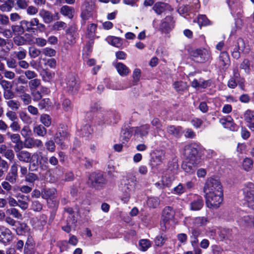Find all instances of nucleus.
Segmentation results:
<instances>
[{
    "label": "nucleus",
    "mask_w": 254,
    "mask_h": 254,
    "mask_svg": "<svg viewBox=\"0 0 254 254\" xmlns=\"http://www.w3.org/2000/svg\"><path fill=\"white\" fill-rule=\"evenodd\" d=\"M42 52L45 56L49 57H54L56 54V51L54 49L50 48L43 49Z\"/></svg>",
    "instance_id": "obj_61"
},
{
    "label": "nucleus",
    "mask_w": 254,
    "mask_h": 254,
    "mask_svg": "<svg viewBox=\"0 0 254 254\" xmlns=\"http://www.w3.org/2000/svg\"><path fill=\"white\" fill-rule=\"evenodd\" d=\"M253 162L251 158H246L243 161V168L246 171H249L251 170L253 167Z\"/></svg>",
    "instance_id": "obj_36"
},
{
    "label": "nucleus",
    "mask_w": 254,
    "mask_h": 254,
    "mask_svg": "<svg viewBox=\"0 0 254 254\" xmlns=\"http://www.w3.org/2000/svg\"><path fill=\"white\" fill-rule=\"evenodd\" d=\"M97 29V25L94 23L90 24L87 28V36L88 38H93L95 36Z\"/></svg>",
    "instance_id": "obj_42"
},
{
    "label": "nucleus",
    "mask_w": 254,
    "mask_h": 254,
    "mask_svg": "<svg viewBox=\"0 0 254 254\" xmlns=\"http://www.w3.org/2000/svg\"><path fill=\"white\" fill-rule=\"evenodd\" d=\"M64 133V131H62V132L59 131L55 134L54 139L57 144H60L61 146L63 145V140Z\"/></svg>",
    "instance_id": "obj_49"
},
{
    "label": "nucleus",
    "mask_w": 254,
    "mask_h": 254,
    "mask_svg": "<svg viewBox=\"0 0 254 254\" xmlns=\"http://www.w3.org/2000/svg\"><path fill=\"white\" fill-rule=\"evenodd\" d=\"M175 214V212L171 207L166 206L164 208L160 224L162 230L165 231L167 229L170 222L174 220Z\"/></svg>",
    "instance_id": "obj_4"
},
{
    "label": "nucleus",
    "mask_w": 254,
    "mask_h": 254,
    "mask_svg": "<svg viewBox=\"0 0 254 254\" xmlns=\"http://www.w3.org/2000/svg\"><path fill=\"white\" fill-rule=\"evenodd\" d=\"M39 178L38 176L33 173H29L25 176V181L29 183H33L35 181L38 180Z\"/></svg>",
    "instance_id": "obj_59"
},
{
    "label": "nucleus",
    "mask_w": 254,
    "mask_h": 254,
    "mask_svg": "<svg viewBox=\"0 0 254 254\" xmlns=\"http://www.w3.org/2000/svg\"><path fill=\"white\" fill-rule=\"evenodd\" d=\"M132 131L127 128L123 129L122 130L121 135L120 136L121 140L123 142H126L128 141L132 135Z\"/></svg>",
    "instance_id": "obj_25"
},
{
    "label": "nucleus",
    "mask_w": 254,
    "mask_h": 254,
    "mask_svg": "<svg viewBox=\"0 0 254 254\" xmlns=\"http://www.w3.org/2000/svg\"><path fill=\"white\" fill-rule=\"evenodd\" d=\"M38 166H39L40 169L43 171L48 170L49 166L47 158L45 157L41 158V159L38 162Z\"/></svg>",
    "instance_id": "obj_44"
},
{
    "label": "nucleus",
    "mask_w": 254,
    "mask_h": 254,
    "mask_svg": "<svg viewBox=\"0 0 254 254\" xmlns=\"http://www.w3.org/2000/svg\"><path fill=\"white\" fill-rule=\"evenodd\" d=\"M22 73L24 74L26 78L30 80L37 77V74L33 70L27 69L25 71H23Z\"/></svg>",
    "instance_id": "obj_47"
},
{
    "label": "nucleus",
    "mask_w": 254,
    "mask_h": 254,
    "mask_svg": "<svg viewBox=\"0 0 254 254\" xmlns=\"http://www.w3.org/2000/svg\"><path fill=\"white\" fill-rule=\"evenodd\" d=\"M6 212H7L10 215H12L16 219H20L22 218V214L20 213L18 209L15 208H12L7 209Z\"/></svg>",
    "instance_id": "obj_48"
},
{
    "label": "nucleus",
    "mask_w": 254,
    "mask_h": 254,
    "mask_svg": "<svg viewBox=\"0 0 254 254\" xmlns=\"http://www.w3.org/2000/svg\"><path fill=\"white\" fill-rule=\"evenodd\" d=\"M136 177L131 174H127L125 179L122 181L123 190L124 192H131L136 184Z\"/></svg>",
    "instance_id": "obj_5"
},
{
    "label": "nucleus",
    "mask_w": 254,
    "mask_h": 254,
    "mask_svg": "<svg viewBox=\"0 0 254 254\" xmlns=\"http://www.w3.org/2000/svg\"><path fill=\"white\" fill-rule=\"evenodd\" d=\"M9 127L13 131H19L21 128V126L18 121V120H16V121H11V123L9 125Z\"/></svg>",
    "instance_id": "obj_64"
},
{
    "label": "nucleus",
    "mask_w": 254,
    "mask_h": 254,
    "mask_svg": "<svg viewBox=\"0 0 254 254\" xmlns=\"http://www.w3.org/2000/svg\"><path fill=\"white\" fill-rule=\"evenodd\" d=\"M149 126L145 125L140 127H137L135 129V133L139 134L141 136H144L147 135Z\"/></svg>",
    "instance_id": "obj_32"
},
{
    "label": "nucleus",
    "mask_w": 254,
    "mask_h": 254,
    "mask_svg": "<svg viewBox=\"0 0 254 254\" xmlns=\"http://www.w3.org/2000/svg\"><path fill=\"white\" fill-rule=\"evenodd\" d=\"M151 245L150 242L147 239L141 240L139 243L140 250L142 251H146L151 247Z\"/></svg>",
    "instance_id": "obj_38"
},
{
    "label": "nucleus",
    "mask_w": 254,
    "mask_h": 254,
    "mask_svg": "<svg viewBox=\"0 0 254 254\" xmlns=\"http://www.w3.org/2000/svg\"><path fill=\"white\" fill-rule=\"evenodd\" d=\"M206 206L211 209H217L219 207L223 201V194H205Z\"/></svg>",
    "instance_id": "obj_3"
},
{
    "label": "nucleus",
    "mask_w": 254,
    "mask_h": 254,
    "mask_svg": "<svg viewBox=\"0 0 254 254\" xmlns=\"http://www.w3.org/2000/svg\"><path fill=\"white\" fill-rule=\"evenodd\" d=\"M81 16H91L95 14V6L92 2H85L82 5Z\"/></svg>",
    "instance_id": "obj_14"
},
{
    "label": "nucleus",
    "mask_w": 254,
    "mask_h": 254,
    "mask_svg": "<svg viewBox=\"0 0 254 254\" xmlns=\"http://www.w3.org/2000/svg\"><path fill=\"white\" fill-rule=\"evenodd\" d=\"M24 105H29L32 101L31 97L28 93H25L19 96Z\"/></svg>",
    "instance_id": "obj_56"
},
{
    "label": "nucleus",
    "mask_w": 254,
    "mask_h": 254,
    "mask_svg": "<svg viewBox=\"0 0 254 254\" xmlns=\"http://www.w3.org/2000/svg\"><path fill=\"white\" fill-rule=\"evenodd\" d=\"M0 85L3 91L11 89L12 88L11 82L4 79L0 82Z\"/></svg>",
    "instance_id": "obj_63"
},
{
    "label": "nucleus",
    "mask_w": 254,
    "mask_h": 254,
    "mask_svg": "<svg viewBox=\"0 0 254 254\" xmlns=\"http://www.w3.org/2000/svg\"><path fill=\"white\" fill-rule=\"evenodd\" d=\"M174 178L173 176H167L165 175V176L162 177V184L166 187H169L171 186L172 181L174 180Z\"/></svg>",
    "instance_id": "obj_53"
},
{
    "label": "nucleus",
    "mask_w": 254,
    "mask_h": 254,
    "mask_svg": "<svg viewBox=\"0 0 254 254\" xmlns=\"http://www.w3.org/2000/svg\"><path fill=\"white\" fill-rule=\"evenodd\" d=\"M16 155L20 162L29 163L31 161V153L27 150H22L16 153Z\"/></svg>",
    "instance_id": "obj_19"
},
{
    "label": "nucleus",
    "mask_w": 254,
    "mask_h": 254,
    "mask_svg": "<svg viewBox=\"0 0 254 254\" xmlns=\"http://www.w3.org/2000/svg\"><path fill=\"white\" fill-rule=\"evenodd\" d=\"M11 234L8 228L2 227L0 228V240L3 242L9 241L11 238Z\"/></svg>",
    "instance_id": "obj_20"
},
{
    "label": "nucleus",
    "mask_w": 254,
    "mask_h": 254,
    "mask_svg": "<svg viewBox=\"0 0 254 254\" xmlns=\"http://www.w3.org/2000/svg\"><path fill=\"white\" fill-rule=\"evenodd\" d=\"M6 135L9 137L11 141L13 143H18L20 141H21L20 136L19 134L17 133H11L9 132H7L6 133Z\"/></svg>",
    "instance_id": "obj_54"
},
{
    "label": "nucleus",
    "mask_w": 254,
    "mask_h": 254,
    "mask_svg": "<svg viewBox=\"0 0 254 254\" xmlns=\"http://www.w3.org/2000/svg\"><path fill=\"white\" fill-rule=\"evenodd\" d=\"M174 27L173 18L172 17H166L165 18L161 25L160 29L164 32H168Z\"/></svg>",
    "instance_id": "obj_17"
},
{
    "label": "nucleus",
    "mask_w": 254,
    "mask_h": 254,
    "mask_svg": "<svg viewBox=\"0 0 254 254\" xmlns=\"http://www.w3.org/2000/svg\"><path fill=\"white\" fill-rule=\"evenodd\" d=\"M242 221L246 226L253 225L254 227V215L245 216L243 218Z\"/></svg>",
    "instance_id": "obj_46"
},
{
    "label": "nucleus",
    "mask_w": 254,
    "mask_h": 254,
    "mask_svg": "<svg viewBox=\"0 0 254 254\" xmlns=\"http://www.w3.org/2000/svg\"><path fill=\"white\" fill-rule=\"evenodd\" d=\"M203 206V200L202 197L195 195L193 200L190 203V209L193 211H197L201 209Z\"/></svg>",
    "instance_id": "obj_15"
},
{
    "label": "nucleus",
    "mask_w": 254,
    "mask_h": 254,
    "mask_svg": "<svg viewBox=\"0 0 254 254\" xmlns=\"http://www.w3.org/2000/svg\"><path fill=\"white\" fill-rule=\"evenodd\" d=\"M153 9L156 14L160 15L162 14H166L167 11L172 10L171 6L165 2H157L153 7Z\"/></svg>",
    "instance_id": "obj_12"
},
{
    "label": "nucleus",
    "mask_w": 254,
    "mask_h": 254,
    "mask_svg": "<svg viewBox=\"0 0 254 254\" xmlns=\"http://www.w3.org/2000/svg\"><path fill=\"white\" fill-rule=\"evenodd\" d=\"M203 190L205 194H223L222 186L220 183L214 179H210L206 182Z\"/></svg>",
    "instance_id": "obj_2"
},
{
    "label": "nucleus",
    "mask_w": 254,
    "mask_h": 254,
    "mask_svg": "<svg viewBox=\"0 0 254 254\" xmlns=\"http://www.w3.org/2000/svg\"><path fill=\"white\" fill-rule=\"evenodd\" d=\"M41 85V80L35 78L28 82V86L30 91L36 90Z\"/></svg>",
    "instance_id": "obj_31"
},
{
    "label": "nucleus",
    "mask_w": 254,
    "mask_h": 254,
    "mask_svg": "<svg viewBox=\"0 0 254 254\" xmlns=\"http://www.w3.org/2000/svg\"><path fill=\"white\" fill-rule=\"evenodd\" d=\"M227 3L229 7L234 10L242 7V3L239 0H227Z\"/></svg>",
    "instance_id": "obj_35"
},
{
    "label": "nucleus",
    "mask_w": 254,
    "mask_h": 254,
    "mask_svg": "<svg viewBox=\"0 0 254 254\" xmlns=\"http://www.w3.org/2000/svg\"><path fill=\"white\" fill-rule=\"evenodd\" d=\"M66 39L67 43L69 45H72L75 43V38L76 37V31L75 27L71 26L66 30Z\"/></svg>",
    "instance_id": "obj_18"
},
{
    "label": "nucleus",
    "mask_w": 254,
    "mask_h": 254,
    "mask_svg": "<svg viewBox=\"0 0 254 254\" xmlns=\"http://www.w3.org/2000/svg\"><path fill=\"white\" fill-rule=\"evenodd\" d=\"M231 235V230L228 229H224L220 232L219 236L222 240L229 239Z\"/></svg>",
    "instance_id": "obj_58"
},
{
    "label": "nucleus",
    "mask_w": 254,
    "mask_h": 254,
    "mask_svg": "<svg viewBox=\"0 0 254 254\" xmlns=\"http://www.w3.org/2000/svg\"><path fill=\"white\" fill-rule=\"evenodd\" d=\"M33 132L38 136L44 137L47 134V129L42 125H38L33 127Z\"/></svg>",
    "instance_id": "obj_24"
},
{
    "label": "nucleus",
    "mask_w": 254,
    "mask_h": 254,
    "mask_svg": "<svg viewBox=\"0 0 254 254\" xmlns=\"http://www.w3.org/2000/svg\"><path fill=\"white\" fill-rule=\"evenodd\" d=\"M18 225L16 226V228L15 229L17 235H24L26 232H28L29 230V227L27 225V224L23 222H17V223Z\"/></svg>",
    "instance_id": "obj_22"
},
{
    "label": "nucleus",
    "mask_w": 254,
    "mask_h": 254,
    "mask_svg": "<svg viewBox=\"0 0 254 254\" xmlns=\"http://www.w3.org/2000/svg\"><path fill=\"white\" fill-rule=\"evenodd\" d=\"M219 122L225 128H229L230 129L234 128L233 119L230 116L222 118L220 119Z\"/></svg>",
    "instance_id": "obj_23"
},
{
    "label": "nucleus",
    "mask_w": 254,
    "mask_h": 254,
    "mask_svg": "<svg viewBox=\"0 0 254 254\" xmlns=\"http://www.w3.org/2000/svg\"><path fill=\"white\" fill-rule=\"evenodd\" d=\"M55 193V189H47L45 190L42 193V196L43 198L48 199L53 197Z\"/></svg>",
    "instance_id": "obj_51"
},
{
    "label": "nucleus",
    "mask_w": 254,
    "mask_h": 254,
    "mask_svg": "<svg viewBox=\"0 0 254 254\" xmlns=\"http://www.w3.org/2000/svg\"><path fill=\"white\" fill-rule=\"evenodd\" d=\"M60 11L61 14L64 16H73L75 14L74 8L67 5L62 6Z\"/></svg>",
    "instance_id": "obj_29"
},
{
    "label": "nucleus",
    "mask_w": 254,
    "mask_h": 254,
    "mask_svg": "<svg viewBox=\"0 0 254 254\" xmlns=\"http://www.w3.org/2000/svg\"><path fill=\"white\" fill-rule=\"evenodd\" d=\"M6 105L12 110L15 111L18 110L20 106V103L18 101L12 99L7 101Z\"/></svg>",
    "instance_id": "obj_40"
},
{
    "label": "nucleus",
    "mask_w": 254,
    "mask_h": 254,
    "mask_svg": "<svg viewBox=\"0 0 254 254\" xmlns=\"http://www.w3.org/2000/svg\"><path fill=\"white\" fill-rule=\"evenodd\" d=\"M244 195L249 207L254 206V184L248 183L243 189Z\"/></svg>",
    "instance_id": "obj_6"
},
{
    "label": "nucleus",
    "mask_w": 254,
    "mask_h": 254,
    "mask_svg": "<svg viewBox=\"0 0 254 254\" xmlns=\"http://www.w3.org/2000/svg\"><path fill=\"white\" fill-rule=\"evenodd\" d=\"M45 146L47 150L53 152L55 151L56 145L53 140H49L45 142Z\"/></svg>",
    "instance_id": "obj_62"
},
{
    "label": "nucleus",
    "mask_w": 254,
    "mask_h": 254,
    "mask_svg": "<svg viewBox=\"0 0 254 254\" xmlns=\"http://www.w3.org/2000/svg\"><path fill=\"white\" fill-rule=\"evenodd\" d=\"M13 1L12 0L8 1L7 2H4L0 6V9L2 11H9L11 10L13 6Z\"/></svg>",
    "instance_id": "obj_50"
},
{
    "label": "nucleus",
    "mask_w": 254,
    "mask_h": 254,
    "mask_svg": "<svg viewBox=\"0 0 254 254\" xmlns=\"http://www.w3.org/2000/svg\"><path fill=\"white\" fill-rule=\"evenodd\" d=\"M199 162V161H193L186 159L183 162L182 167L185 172L191 174L194 172Z\"/></svg>",
    "instance_id": "obj_13"
},
{
    "label": "nucleus",
    "mask_w": 254,
    "mask_h": 254,
    "mask_svg": "<svg viewBox=\"0 0 254 254\" xmlns=\"http://www.w3.org/2000/svg\"><path fill=\"white\" fill-rule=\"evenodd\" d=\"M66 88L68 92L71 93L76 92L78 88V84L74 75L69 74L65 79Z\"/></svg>",
    "instance_id": "obj_9"
},
{
    "label": "nucleus",
    "mask_w": 254,
    "mask_h": 254,
    "mask_svg": "<svg viewBox=\"0 0 254 254\" xmlns=\"http://www.w3.org/2000/svg\"><path fill=\"white\" fill-rule=\"evenodd\" d=\"M165 153L162 150H156L153 152L150 161V165L152 170H156L162 163L164 159Z\"/></svg>",
    "instance_id": "obj_7"
},
{
    "label": "nucleus",
    "mask_w": 254,
    "mask_h": 254,
    "mask_svg": "<svg viewBox=\"0 0 254 254\" xmlns=\"http://www.w3.org/2000/svg\"><path fill=\"white\" fill-rule=\"evenodd\" d=\"M24 145V147L28 149L40 148L43 146V142L40 139H36L30 136L25 138Z\"/></svg>",
    "instance_id": "obj_11"
},
{
    "label": "nucleus",
    "mask_w": 254,
    "mask_h": 254,
    "mask_svg": "<svg viewBox=\"0 0 254 254\" xmlns=\"http://www.w3.org/2000/svg\"><path fill=\"white\" fill-rule=\"evenodd\" d=\"M181 127H176L174 126H170L168 128V132L171 134H172L176 137H179L181 135Z\"/></svg>",
    "instance_id": "obj_37"
},
{
    "label": "nucleus",
    "mask_w": 254,
    "mask_h": 254,
    "mask_svg": "<svg viewBox=\"0 0 254 254\" xmlns=\"http://www.w3.org/2000/svg\"><path fill=\"white\" fill-rule=\"evenodd\" d=\"M6 64L7 67L9 68H15L17 66V62L15 59L8 58L5 59Z\"/></svg>",
    "instance_id": "obj_55"
},
{
    "label": "nucleus",
    "mask_w": 254,
    "mask_h": 254,
    "mask_svg": "<svg viewBox=\"0 0 254 254\" xmlns=\"http://www.w3.org/2000/svg\"><path fill=\"white\" fill-rule=\"evenodd\" d=\"M18 206L23 210L26 209L28 207L27 201H30L29 196L22 194H18L17 196Z\"/></svg>",
    "instance_id": "obj_16"
},
{
    "label": "nucleus",
    "mask_w": 254,
    "mask_h": 254,
    "mask_svg": "<svg viewBox=\"0 0 254 254\" xmlns=\"http://www.w3.org/2000/svg\"><path fill=\"white\" fill-rule=\"evenodd\" d=\"M20 134L24 138L31 136L32 130L29 126L26 125L23 127L20 131Z\"/></svg>",
    "instance_id": "obj_43"
},
{
    "label": "nucleus",
    "mask_w": 254,
    "mask_h": 254,
    "mask_svg": "<svg viewBox=\"0 0 254 254\" xmlns=\"http://www.w3.org/2000/svg\"><path fill=\"white\" fill-rule=\"evenodd\" d=\"M191 56L194 61L203 63L208 60L209 55L205 49H197L192 52Z\"/></svg>",
    "instance_id": "obj_10"
},
{
    "label": "nucleus",
    "mask_w": 254,
    "mask_h": 254,
    "mask_svg": "<svg viewBox=\"0 0 254 254\" xmlns=\"http://www.w3.org/2000/svg\"><path fill=\"white\" fill-rule=\"evenodd\" d=\"M40 121L45 127H49L51 125L52 119L48 114H42L40 117Z\"/></svg>",
    "instance_id": "obj_30"
},
{
    "label": "nucleus",
    "mask_w": 254,
    "mask_h": 254,
    "mask_svg": "<svg viewBox=\"0 0 254 254\" xmlns=\"http://www.w3.org/2000/svg\"><path fill=\"white\" fill-rule=\"evenodd\" d=\"M18 115L21 121L25 124L30 125L32 123L31 117L24 111H20Z\"/></svg>",
    "instance_id": "obj_26"
},
{
    "label": "nucleus",
    "mask_w": 254,
    "mask_h": 254,
    "mask_svg": "<svg viewBox=\"0 0 254 254\" xmlns=\"http://www.w3.org/2000/svg\"><path fill=\"white\" fill-rule=\"evenodd\" d=\"M159 199L157 197H150L148 199L147 204L150 207L156 208L159 205Z\"/></svg>",
    "instance_id": "obj_52"
},
{
    "label": "nucleus",
    "mask_w": 254,
    "mask_h": 254,
    "mask_svg": "<svg viewBox=\"0 0 254 254\" xmlns=\"http://www.w3.org/2000/svg\"><path fill=\"white\" fill-rule=\"evenodd\" d=\"M116 68L119 73L122 76L127 75L129 73V69L123 63H118L116 65Z\"/></svg>",
    "instance_id": "obj_28"
},
{
    "label": "nucleus",
    "mask_w": 254,
    "mask_h": 254,
    "mask_svg": "<svg viewBox=\"0 0 254 254\" xmlns=\"http://www.w3.org/2000/svg\"><path fill=\"white\" fill-rule=\"evenodd\" d=\"M173 85L174 88L177 91H184L187 89V83L183 81L175 82Z\"/></svg>",
    "instance_id": "obj_41"
},
{
    "label": "nucleus",
    "mask_w": 254,
    "mask_h": 254,
    "mask_svg": "<svg viewBox=\"0 0 254 254\" xmlns=\"http://www.w3.org/2000/svg\"><path fill=\"white\" fill-rule=\"evenodd\" d=\"M184 155L186 157V159L193 161H199V157L198 155V150L194 145H186L184 149Z\"/></svg>",
    "instance_id": "obj_8"
},
{
    "label": "nucleus",
    "mask_w": 254,
    "mask_h": 254,
    "mask_svg": "<svg viewBox=\"0 0 254 254\" xmlns=\"http://www.w3.org/2000/svg\"><path fill=\"white\" fill-rule=\"evenodd\" d=\"M21 26L22 29H26V30L28 31L31 29H33V26H38V20L35 18L33 20L30 22H28L27 21H23L21 22Z\"/></svg>",
    "instance_id": "obj_27"
},
{
    "label": "nucleus",
    "mask_w": 254,
    "mask_h": 254,
    "mask_svg": "<svg viewBox=\"0 0 254 254\" xmlns=\"http://www.w3.org/2000/svg\"><path fill=\"white\" fill-rule=\"evenodd\" d=\"M208 220L205 217H197L193 220V224L195 226L200 227L204 226L207 223Z\"/></svg>",
    "instance_id": "obj_33"
},
{
    "label": "nucleus",
    "mask_w": 254,
    "mask_h": 254,
    "mask_svg": "<svg viewBox=\"0 0 254 254\" xmlns=\"http://www.w3.org/2000/svg\"><path fill=\"white\" fill-rule=\"evenodd\" d=\"M193 21H196L200 27L207 25L210 22L207 17H197Z\"/></svg>",
    "instance_id": "obj_45"
},
{
    "label": "nucleus",
    "mask_w": 254,
    "mask_h": 254,
    "mask_svg": "<svg viewBox=\"0 0 254 254\" xmlns=\"http://www.w3.org/2000/svg\"><path fill=\"white\" fill-rule=\"evenodd\" d=\"M41 52L39 49L34 47H30L29 49V55L32 58H35L38 57L40 55Z\"/></svg>",
    "instance_id": "obj_57"
},
{
    "label": "nucleus",
    "mask_w": 254,
    "mask_h": 254,
    "mask_svg": "<svg viewBox=\"0 0 254 254\" xmlns=\"http://www.w3.org/2000/svg\"><path fill=\"white\" fill-rule=\"evenodd\" d=\"M230 64L229 57L227 52H222L219 56V64L220 66L223 68H225Z\"/></svg>",
    "instance_id": "obj_21"
},
{
    "label": "nucleus",
    "mask_w": 254,
    "mask_h": 254,
    "mask_svg": "<svg viewBox=\"0 0 254 254\" xmlns=\"http://www.w3.org/2000/svg\"><path fill=\"white\" fill-rule=\"evenodd\" d=\"M13 54L14 55L16 59H17L18 61H19L25 59L27 52L25 50L22 49L18 51L14 52Z\"/></svg>",
    "instance_id": "obj_39"
},
{
    "label": "nucleus",
    "mask_w": 254,
    "mask_h": 254,
    "mask_svg": "<svg viewBox=\"0 0 254 254\" xmlns=\"http://www.w3.org/2000/svg\"><path fill=\"white\" fill-rule=\"evenodd\" d=\"M243 118L247 123L254 122V111H252L249 109L246 111L243 114Z\"/></svg>",
    "instance_id": "obj_34"
},
{
    "label": "nucleus",
    "mask_w": 254,
    "mask_h": 254,
    "mask_svg": "<svg viewBox=\"0 0 254 254\" xmlns=\"http://www.w3.org/2000/svg\"><path fill=\"white\" fill-rule=\"evenodd\" d=\"M88 183L96 190H100L107 183V180L101 173H92L89 177Z\"/></svg>",
    "instance_id": "obj_1"
},
{
    "label": "nucleus",
    "mask_w": 254,
    "mask_h": 254,
    "mask_svg": "<svg viewBox=\"0 0 254 254\" xmlns=\"http://www.w3.org/2000/svg\"><path fill=\"white\" fill-rule=\"evenodd\" d=\"M14 93L11 89L4 90L3 92V96L5 100H10L14 97Z\"/></svg>",
    "instance_id": "obj_60"
}]
</instances>
